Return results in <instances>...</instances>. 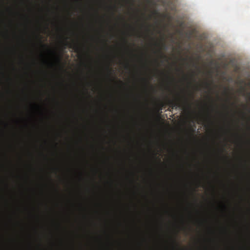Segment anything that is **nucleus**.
Instances as JSON below:
<instances>
[{"mask_svg":"<svg viewBox=\"0 0 250 250\" xmlns=\"http://www.w3.org/2000/svg\"><path fill=\"white\" fill-rule=\"evenodd\" d=\"M168 104L169 106L172 108L180 107L184 109L187 106L188 109H190L191 108V105L189 104L187 98H184L183 101H181L180 99L176 101H169L168 102Z\"/></svg>","mask_w":250,"mask_h":250,"instance_id":"obj_1","label":"nucleus"},{"mask_svg":"<svg viewBox=\"0 0 250 250\" xmlns=\"http://www.w3.org/2000/svg\"><path fill=\"white\" fill-rule=\"evenodd\" d=\"M88 59H89V73L90 77H92L94 75V70L93 68V63L94 62V59L91 55L88 54Z\"/></svg>","mask_w":250,"mask_h":250,"instance_id":"obj_2","label":"nucleus"},{"mask_svg":"<svg viewBox=\"0 0 250 250\" xmlns=\"http://www.w3.org/2000/svg\"><path fill=\"white\" fill-rule=\"evenodd\" d=\"M91 169L93 172V177L92 178V185L93 187H95V176L96 175V174L98 171V169L97 167H93L92 165H90Z\"/></svg>","mask_w":250,"mask_h":250,"instance_id":"obj_3","label":"nucleus"},{"mask_svg":"<svg viewBox=\"0 0 250 250\" xmlns=\"http://www.w3.org/2000/svg\"><path fill=\"white\" fill-rule=\"evenodd\" d=\"M90 10L93 11L94 12V14L90 13V15L91 17H99V13L98 10L96 9L94 6L92 5H90L89 6Z\"/></svg>","mask_w":250,"mask_h":250,"instance_id":"obj_4","label":"nucleus"},{"mask_svg":"<svg viewBox=\"0 0 250 250\" xmlns=\"http://www.w3.org/2000/svg\"><path fill=\"white\" fill-rule=\"evenodd\" d=\"M88 97H89V98L90 100V101L89 102V105L90 109L94 110L95 112H97V110L96 109H94V108H93V104H92V96L90 93L88 94Z\"/></svg>","mask_w":250,"mask_h":250,"instance_id":"obj_5","label":"nucleus"},{"mask_svg":"<svg viewBox=\"0 0 250 250\" xmlns=\"http://www.w3.org/2000/svg\"><path fill=\"white\" fill-rule=\"evenodd\" d=\"M75 12H78V0H75Z\"/></svg>","mask_w":250,"mask_h":250,"instance_id":"obj_6","label":"nucleus"},{"mask_svg":"<svg viewBox=\"0 0 250 250\" xmlns=\"http://www.w3.org/2000/svg\"><path fill=\"white\" fill-rule=\"evenodd\" d=\"M90 148L92 150V151L94 152L95 151V146L93 144H91L90 145Z\"/></svg>","mask_w":250,"mask_h":250,"instance_id":"obj_7","label":"nucleus"},{"mask_svg":"<svg viewBox=\"0 0 250 250\" xmlns=\"http://www.w3.org/2000/svg\"><path fill=\"white\" fill-rule=\"evenodd\" d=\"M88 191H89V192H91V193H92L93 194H95V190H94V189H93V188H88Z\"/></svg>","mask_w":250,"mask_h":250,"instance_id":"obj_8","label":"nucleus"},{"mask_svg":"<svg viewBox=\"0 0 250 250\" xmlns=\"http://www.w3.org/2000/svg\"><path fill=\"white\" fill-rule=\"evenodd\" d=\"M107 68V70H108V71L109 74L110 75L111 73V71H113L112 69L110 67L109 65H108Z\"/></svg>","mask_w":250,"mask_h":250,"instance_id":"obj_9","label":"nucleus"},{"mask_svg":"<svg viewBox=\"0 0 250 250\" xmlns=\"http://www.w3.org/2000/svg\"><path fill=\"white\" fill-rule=\"evenodd\" d=\"M90 226H95V225H96L93 220L90 221Z\"/></svg>","mask_w":250,"mask_h":250,"instance_id":"obj_10","label":"nucleus"},{"mask_svg":"<svg viewBox=\"0 0 250 250\" xmlns=\"http://www.w3.org/2000/svg\"><path fill=\"white\" fill-rule=\"evenodd\" d=\"M90 118L91 119H92V121H93V119H94V117L92 115H90ZM92 125H95V123L92 121Z\"/></svg>","mask_w":250,"mask_h":250,"instance_id":"obj_11","label":"nucleus"},{"mask_svg":"<svg viewBox=\"0 0 250 250\" xmlns=\"http://www.w3.org/2000/svg\"><path fill=\"white\" fill-rule=\"evenodd\" d=\"M90 39L92 40V41H94L95 40V37L93 35H90Z\"/></svg>","mask_w":250,"mask_h":250,"instance_id":"obj_12","label":"nucleus"},{"mask_svg":"<svg viewBox=\"0 0 250 250\" xmlns=\"http://www.w3.org/2000/svg\"><path fill=\"white\" fill-rule=\"evenodd\" d=\"M206 86L207 88H208L210 86V84L207 82L205 83Z\"/></svg>","mask_w":250,"mask_h":250,"instance_id":"obj_13","label":"nucleus"},{"mask_svg":"<svg viewBox=\"0 0 250 250\" xmlns=\"http://www.w3.org/2000/svg\"><path fill=\"white\" fill-rule=\"evenodd\" d=\"M88 84H89V86H93V82H91V81L89 82L88 83Z\"/></svg>","mask_w":250,"mask_h":250,"instance_id":"obj_14","label":"nucleus"},{"mask_svg":"<svg viewBox=\"0 0 250 250\" xmlns=\"http://www.w3.org/2000/svg\"><path fill=\"white\" fill-rule=\"evenodd\" d=\"M56 60L57 62H59L60 61V59L59 57H56Z\"/></svg>","mask_w":250,"mask_h":250,"instance_id":"obj_15","label":"nucleus"},{"mask_svg":"<svg viewBox=\"0 0 250 250\" xmlns=\"http://www.w3.org/2000/svg\"><path fill=\"white\" fill-rule=\"evenodd\" d=\"M49 52H51L53 55L56 56V53L50 50H49Z\"/></svg>","mask_w":250,"mask_h":250,"instance_id":"obj_16","label":"nucleus"},{"mask_svg":"<svg viewBox=\"0 0 250 250\" xmlns=\"http://www.w3.org/2000/svg\"><path fill=\"white\" fill-rule=\"evenodd\" d=\"M90 28H91V29H94V27H93V24L90 25Z\"/></svg>","mask_w":250,"mask_h":250,"instance_id":"obj_17","label":"nucleus"},{"mask_svg":"<svg viewBox=\"0 0 250 250\" xmlns=\"http://www.w3.org/2000/svg\"><path fill=\"white\" fill-rule=\"evenodd\" d=\"M91 138L92 139V140L93 141H94V138L93 137V136H91Z\"/></svg>","mask_w":250,"mask_h":250,"instance_id":"obj_18","label":"nucleus"},{"mask_svg":"<svg viewBox=\"0 0 250 250\" xmlns=\"http://www.w3.org/2000/svg\"><path fill=\"white\" fill-rule=\"evenodd\" d=\"M183 60L185 62H187V59H183Z\"/></svg>","mask_w":250,"mask_h":250,"instance_id":"obj_19","label":"nucleus"},{"mask_svg":"<svg viewBox=\"0 0 250 250\" xmlns=\"http://www.w3.org/2000/svg\"><path fill=\"white\" fill-rule=\"evenodd\" d=\"M193 74L194 76H195L196 74H195V72H193Z\"/></svg>","mask_w":250,"mask_h":250,"instance_id":"obj_20","label":"nucleus"},{"mask_svg":"<svg viewBox=\"0 0 250 250\" xmlns=\"http://www.w3.org/2000/svg\"><path fill=\"white\" fill-rule=\"evenodd\" d=\"M198 71H199V72H200V70L199 69V68H198Z\"/></svg>","mask_w":250,"mask_h":250,"instance_id":"obj_21","label":"nucleus"},{"mask_svg":"<svg viewBox=\"0 0 250 250\" xmlns=\"http://www.w3.org/2000/svg\"><path fill=\"white\" fill-rule=\"evenodd\" d=\"M64 44H66V42H64Z\"/></svg>","mask_w":250,"mask_h":250,"instance_id":"obj_22","label":"nucleus"},{"mask_svg":"<svg viewBox=\"0 0 250 250\" xmlns=\"http://www.w3.org/2000/svg\"><path fill=\"white\" fill-rule=\"evenodd\" d=\"M162 45L164 46H165V43H163Z\"/></svg>","mask_w":250,"mask_h":250,"instance_id":"obj_23","label":"nucleus"},{"mask_svg":"<svg viewBox=\"0 0 250 250\" xmlns=\"http://www.w3.org/2000/svg\"><path fill=\"white\" fill-rule=\"evenodd\" d=\"M50 65H53V63H50Z\"/></svg>","mask_w":250,"mask_h":250,"instance_id":"obj_24","label":"nucleus"},{"mask_svg":"<svg viewBox=\"0 0 250 250\" xmlns=\"http://www.w3.org/2000/svg\"><path fill=\"white\" fill-rule=\"evenodd\" d=\"M42 46H46V45H44V44H43V45H42Z\"/></svg>","mask_w":250,"mask_h":250,"instance_id":"obj_25","label":"nucleus"},{"mask_svg":"<svg viewBox=\"0 0 250 250\" xmlns=\"http://www.w3.org/2000/svg\"><path fill=\"white\" fill-rule=\"evenodd\" d=\"M132 0L133 1V0Z\"/></svg>","mask_w":250,"mask_h":250,"instance_id":"obj_26","label":"nucleus"}]
</instances>
